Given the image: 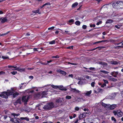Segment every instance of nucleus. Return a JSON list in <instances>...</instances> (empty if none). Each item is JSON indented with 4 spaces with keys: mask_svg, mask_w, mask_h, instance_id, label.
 Returning <instances> with one entry per match:
<instances>
[{
    "mask_svg": "<svg viewBox=\"0 0 123 123\" xmlns=\"http://www.w3.org/2000/svg\"><path fill=\"white\" fill-rule=\"evenodd\" d=\"M54 107V104L53 102H49L46 104L43 107V109L49 110L53 108Z\"/></svg>",
    "mask_w": 123,
    "mask_h": 123,
    "instance_id": "1",
    "label": "nucleus"
},
{
    "mask_svg": "<svg viewBox=\"0 0 123 123\" xmlns=\"http://www.w3.org/2000/svg\"><path fill=\"white\" fill-rule=\"evenodd\" d=\"M51 86L53 88L57 89H59L64 91H66L67 90V89L66 88H63V87L62 85L60 86L51 85Z\"/></svg>",
    "mask_w": 123,
    "mask_h": 123,
    "instance_id": "2",
    "label": "nucleus"
},
{
    "mask_svg": "<svg viewBox=\"0 0 123 123\" xmlns=\"http://www.w3.org/2000/svg\"><path fill=\"white\" fill-rule=\"evenodd\" d=\"M119 1H117L116 2L113 3L112 4V6L113 8L117 9H120V6L118 3Z\"/></svg>",
    "mask_w": 123,
    "mask_h": 123,
    "instance_id": "3",
    "label": "nucleus"
},
{
    "mask_svg": "<svg viewBox=\"0 0 123 123\" xmlns=\"http://www.w3.org/2000/svg\"><path fill=\"white\" fill-rule=\"evenodd\" d=\"M13 103L14 105H16L18 104H21V99L20 98H19L17 99L15 102H14Z\"/></svg>",
    "mask_w": 123,
    "mask_h": 123,
    "instance_id": "4",
    "label": "nucleus"
},
{
    "mask_svg": "<svg viewBox=\"0 0 123 123\" xmlns=\"http://www.w3.org/2000/svg\"><path fill=\"white\" fill-rule=\"evenodd\" d=\"M0 96L2 98H8V97L7 95L6 92H1L0 94Z\"/></svg>",
    "mask_w": 123,
    "mask_h": 123,
    "instance_id": "5",
    "label": "nucleus"
},
{
    "mask_svg": "<svg viewBox=\"0 0 123 123\" xmlns=\"http://www.w3.org/2000/svg\"><path fill=\"white\" fill-rule=\"evenodd\" d=\"M87 113L86 112H84L83 113L80 114L79 117V120H80L83 118L85 117L86 116V114Z\"/></svg>",
    "mask_w": 123,
    "mask_h": 123,
    "instance_id": "6",
    "label": "nucleus"
},
{
    "mask_svg": "<svg viewBox=\"0 0 123 123\" xmlns=\"http://www.w3.org/2000/svg\"><path fill=\"white\" fill-rule=\"evenodd\" d=\"M7 19L6 17H2L0 18V22L1 23H4L7 21Z\"/></svg>",
    "mask_w": 123,
    "mask_h": 123,
    "instance_id": "7",
    "label": "nucleus"
},
{
    "mask_svg": "<svg viewBox=\"0 0 123 123\" xmlns=\"http://www.w3.org/2000/svg\"><path fill=\"white\" fill-rule=\"evenodd\" d=\"M22 101L25 103V104H27L28 100L26 99V96H23L22 99Z\"/></svg>",
    "mask_w": 123,
    "mask_h": 123,
    "instance_id": "8",
    "label": "nucleus"
},
{
    "mask_svg": "<svg viewBox=\"0 0 123 123\" xmlns=\"http://www.w3.org/2000/svg\"><path fill=\"white\" fill-rule=\"evenodd\" d=\"M18 120H20L18 118H17L16 117H14V118H11L10 120L13 122L16 123L17 122V120H18Z\"/></svg>",
    "mask_w": 123,
    "mask_h": 123,
    "instance_id": "9",
    "label": "nucleus"
},
{
    "mask_svg": "<svg viewBox=\"0 0 123 123\" xmlns=\"http://www.w3.org/2000/svg\"><path fill=\"white\" fill-rule=\"evenodd\" d=\"M62 99L60 97H59L58 98H57L55 100V102L57 103H62Z\"/></svg>",
    "mask_w": 123,
    "mask_h": 123,
    "instance_id": "10",
    "label": "nucleus"
},
{
    "mask_svg": "<svg viewBox=\"0 0 123 123\" xmlns=\"http://www.w3.org/2000/svg\"><path fill=\"white\" fill-rule=\"evenodd\" d=\"M7 97L12 95L13 92L11 91L10 90H8L7 92H6Z\"/></svg>",
    "mask_w": 123,
    "mask_h": 123,
    "instance_id": "11",
    "label": "nucleus"
},
{
    "mask_svg": "<svg viewBox=\"0 0 123 123\" xmlns=\"http://www.w3.org/2000/svg\"><path fill=\"white\" fill-rule=\"evenodd\" d=\"M118 73V72L114 71L112 72L111 73V75L113 76L114 77H116Z\"/></svg>",
    "mask_w": 123,
    "mask_h": 123,
    "instance_id": "12",
    "label": "nucleus"
},
{
    "mask_svg": "<svg viewBox=\"0 0 123 123\" xmlns=\"http://www.w3.org/2000/svg\"><path fill=\"white\" fill-rule=\"evenodd\" d=\"M123 113L120 110H118L117 116L119 117H121L122 116Z\"/></svg>",
    "mask_w": 123,
    "mask_h": 123,
    "instance_id": "13",
    "label": "nucleus"
},
{
    "mask_svg": "<svg viewBox=\"0 0 123 123\" xmlns=\"http://www.w3.org/2000/svg\"><path fill=\"white\" fill-rule=\"evenodd\" d=\"M109 62L112 65H117L119 63L117 61H110Z\"/></svg>",
    "mask_w": 123,
    "mask_h": 123,
    "instance_id": "14",
    "label": "nucleus"
},
{
    "mask_svg": "<svg viewBox=\"0 0 123 123\" xmlns=\"http://www.w3.org/2000/svg\"><path fill=\"white\" fill-rule=\"evenodd\" d=\"M25 68H20L19 67H18V71L22 72L25 71Z\"/></svg>",
    "mask_w": 123,
    "mask_h": 123,
    "instance_id": "15",
    "label": "nucleus"
},
{
    "mask_svg": "<svg viewBox=\"0 0 123 123\" xmlns=\"http://www.w3.org/2000/svg\"><path fill=\"white\" fill-rule=\"evenodd\" d=\"M119 5H120V8H123V1H119Z\"/></svg>",
    "mask_w": 123,
    "mask_h": 123,
    "instance_id": "16",
    "label": "nucleus"
},
{
    "mask_svg": "<svg viewBox=\"0 0 123 123\" xmlns=\"http://www.w3.org/2000/svg\"><path fill=\"white\" fill-rule=\"evenodd\" d=\"M117 105H111L110 108L111 110H112L114 109L117 107Z\"/></svg>",
    "mask_w": 123,
    "mask_h": 123,
    "instance_id": "17",
    "label": "nucleus"
},
{
    "mask_svg": "<svg viewBox=\"0 0 123 123\" xmlns=\"http://www.w3.org/2000/svg\"><path fill=\"white\" fill-rule=\"evenodd\" d=\"M47 92L45 91H43L41 93L42 96V98L44 97L45 96L47 95Z\"/></svg>",
    "mask_w": 123,
    "mask_h": 123,
    "instance_id": "18",
    "label": "nucleus"
},
{
    "mask_svg": "<svg viewBox=\"0 0 123 123\" xmlns=\"http://www.w3.org/2000/svg\"><path fill=\"white\" fill-rule=\"evenodd\" d=\"M20 119L21 120H25L27 121H28L29 120V118L27 117H21Z\"/></svg>",
    "mask_w": 123,
    "mask_h": 123,
    "instance_id": "19",
    "label": "nucleus"
},
{
    "mask_svg": "<svg viewBox=\"0 0 123 123\" xmlns=\"http://www.w3.org/2000/svg\"><path fill=\"white\" fill-rule=\"evenodd\" d=\"M91 90H90L89 91H87L85 93V95L86 96H89L91 94Z\"/></svg>",
    "mask_w": 123,
    "mask_h": 123,
    "instance_id": "20",
    "label": "nucleus"
},
{
    "mask_svg": "<svg viewBox=\"0 0 123 123\" xmlns=\"http://www.w3.org/2000/svg\"><path fill=\"white\" fill-rule=\"evenodd\" d=\"M18 93L17 92H16L14 93H13L12 94L13 97L14 98H15L17 97L18 95Z\"/></svg>",
    "mask_w": 123,
    "mask_h": 123,
    "instance_id": "21",
    "label": "nucleus"
},
{
    "mask_svg": "<svg viewBox=\"0 0 123 123\" xmlns=\"http://www.w3.org/2000/svg\"><path fill=\"white\" fill-rule=\"evenodd\" d=\"M60 73L62 74L63 75H65L67 74V73L66 72L62 70H60Z\"/></svg>",
    "mask_w": 123,
    "mask_h": 123,
    "instance_id": "22",
    "label": "nucleus"
},
{
    "mask_svg": "<svg viewBox=\"0 0 123 123\" xmlns=\"http://www.w3.org/2000/svg\"><path fill=\"white\" fill-rule=\"evenodd\" d=\"M78 4L77 2H75L72 5V7H75L78 5Z\"/></svg>",
    "mask_w": 123,
    "mask_h": 123,
    "instance_id": "23",
    "label": "nucleus"
},
{
    "mask_svg": "<svg viewBox=\"0 0 123 123\" xmlns=\"http://www.w3.org/2000/svg\"><path fill=\"white\" fill-rule=\"evenodd\" d=\"M101 105L103 107H106V106H108V105L107 104H105L103 102L101 103Z\"/></svg>",
    "mask_w": 123,
    "mask_h": 123,
    "instance_id": "24",
    "label": "nucleus"
},
{
    "mask_svg": "<svg viewBox=\"0 0 123 123\" xmlns=\"http://www.w3.org/2000/svg\"><path fill=\"white\" fill-rule=\"evenodd\" d=\"M39 9H37V10L34 11L33 12V13H38L39 14H40V13L39 12Z\"/></svg>",
    "mask_w": 123,
    "mask_h": 123,
    "instance_id": "25",
    "label": "nucleus"
},
{
    "mask_svg": "<svg viewBox=\"0 0 123 123\" xmlns=\"http://www.w3.org/2000/svg\"><path fill=\"white\" fill-rule=\"evenodd\" d=\"M100 72H101L105 74H107L109 73V72L104 70H100Z\"/></svg>",
    "mask_w": 123,
    "mask_h": 123,
    "instance_id": "26",
    "label": "nucleus"
},
{
    "mask_svg": "<svg viewBox=\"0 0 123 123\" xmlns=\"http://www.w3.org/2000/svg\"><path fill=\"white\" fill-rule=\"evenodd\" d=\"M113 20L111 19H109L106 22V23L108 24V23H112V22H113Z\"/></svg>",
    "mask_w": 123,
    "mask_h": 123,
    "instance_id": "27",
    "label": "nucleus"
},
{
    "mask_svg": "<svg viewBox=\"0 0 123 123\" xmlns=\"http://www.w3.org/2000/svg\"><path fill=\"white\" fill-rule=\"evenodd\" d=\"M103 80L104 83H103V85H106V84H107L108 83V82L107 80L103 79Z\"/></svg>",
    "mask_w": 123,
    "mask_h": 123,
    "instance_id": "28",
    "label": "nucleus"
},
{
    "mask_svg": "<svg viewBox=\"0 0 123 123\" xmlns=\"http://www.w3.org/2000/svg\"><path fill=\"white\" fill-rule=\"evenodd\" d=\"M75 24L77 25H79L80 24V22L79 21H77L75 22Z\"/></svg>",
    "mask_w": 123,
    "mask_h": 123,
    "instance_id": "29",
    "label": "nucleus"
},
{
    "mask_svg": "<svg viewBox=\"0 0 123 123\" xmlns=\"http://www.w3.org/2000/svg\"><path fill=\"white\" fill-rule=\"evenodd\" d=\"M12 115H13V116L15 117V116H19L20 115V114L19 113L18 114H16L15 113H12Z\"/></svg>",
    "mask_w": 123,
    "mask_h": 123,
    "instance_id": "30",
    "label": "nucleus"
},
{
    "mask_svg": "<svg viewBox=\"0 0 123 123\" xmlns=\"http://www.w3.org/2000/svg\"><path fill=\"white\" fill-rule=\"evenodd\" d=\"M12 68H13L12 69H11L13 70H17L18 71V67H17V66L15 67L13 66V67Z\"/></svg>",
    "mask_w": 123,
    "mask_h": 123,
    "instance_id": "31",
    "label": "nucleus"
},
{
    "mask_svg": "<svg viewBox=\"0 0 123 123\" xmlns=\"http://www.w3.org/2000/svg\"><path fill=\"white\" fill-rule=\"evenodd\" d=\"M72 91H73V92H75L76 93H79L80 92V91L79 90L75 89H73Z\"/></svg>",
    "mask_w": 123,
    "mask_h": 123,
    "instance_id": "32",
    "label": "nucleus"
},
{
    "mask_svg": "<svg viewBox=\"0 0 123 123\" xmlns=\"http://www.w3.org/2000/svg\"><path fill=\"white\" fill-rule=\"evenodd\" d=\"M74 20L73 19H71L70 20H69L68 21V22L69 23H73L74 22ZM70 25H71L70 24L68 23Z\"/></svg>",
    "mask_w": 123,
    "mask_h": 123,
    "instance_id": "33",
    "label": "nucleus"
},
{
    "mask_svg": "<svg viewBox=\"0 0 123 123\" xmlns=\"http://www.w3.org/2000/svg\"><path fill=\"white\" fill-rule=\"evenodd\" d=\"M9 32V31H8L6 33H4V34H0V36H4V35H7L8 33Z\"/></svg>",
    "mask_w": 123,
    "mask_h": 123,
    "instance_id": "34",
    "label": "nucleus"
},
{
    "mask_svg": "<svg viewBox=\"0 0 123 123\" xmlns=\"http://www.w3.org/2000/svg\"><path fill=\"white\" fill-rule=\"evenodd\" d=\"M66 98L68 99H69L71 98V97L70 96L67 95L66 97Z\"/></svg>",
    "mask_w": 123,
    "mask_h": 123,
    "instance_id": "35",
    "label": "nucleus"
},
{
    "mask_svg": "<svg viewBox=\"0 0 123 123\" xmlns=\"http://www.w3.org/2000/svg\"><path fill=\"white\" fill-rule=\"evenodd\" d=\"M55 40H53L49 42V43L50 44H54L55 43Z\"/></svg>",
    "mask_w": 123,
    "mask_h": 123,
    "instance_id": "36",
    "label": "nucleus"
},
{
    "mask_svg": "<svg viewBox=\"0 0 123 123\" xmlns=\"http://www.w3.org/2000/svg\"><path fill=\"white\" fill-rule=\"evenodd\" d=\"M17 72L15 71H13L11 72V73L13 75H15L16 74H17Z\"/></svg>",
    "mask_w": 123,
    "mask_h": 123,
    "instance_id": "37",
    "label": "nucleus"
},
{
    "mask_svg": "<svg viewBox=\"0 0 123 123\" xmlns=\"http://www.w3.org/2000/svg\"><path fill=\"white\" fill-rule=\"evenodd\" d=\"M117 113H118V111H113V113H114V115L115 116H116L117 115Z\"/></svg>",
    "mask_w": 123,
    "mask_h": 123,
    "instance_id": "38",
    "label": "nucleus"
},
{
    "mask_svg": "<svg viewBox=\"0 0 123 123\" xmlns=\"http://www.w3.org/2000/svg\"><path fill=\"white\" fill-rule=\"evenodd\" d=\"M83 82L82 81V80H80L78 83V84H83Z\"/></svg>",
    "mask_w": 123,
    "mask_h": 123,
    "instance_id": "39",
    "label": "nucleus"
},
{
    "mask_svg": "<svg viewBox=\"0 0 123 123\" xmlns=\"http://www.w3.org/2000/svg\"><path fill=\"white\" fill-rule=\"evenodd\" d=\"M111 120L114 121L115 122H116V119L113 117H111Z\"/></svg>",
    "mask_w": 123,
    "mask_h": 123,
    "instance_id": "40",
    "label": "nucleus"
},
{
    "mask_svg": "<svg viewBox=\"0 0 123 123\" xmlns=\"http://www.w3.org/2000/svg\"><path fill=\"white\" fill-rule=\"evenodd\" d=\"M59 57V56H58V55H57L56 56H52V58H58Z\"/></svg>",
    "mask_w": 123,
    "mask_h": 123,
    "instance_id": "41",
    "label": "nucleus"
},
{
    "mask_svg": "<svg viewBox=\"0 0 123 123\" xmlns=\"http://www.w3.org/2000/svg\"><path fill=\"white\" fill-rule=\"evenodd\" d=\"M115 27L119 29L120 28V26L119 25H115Z\"/></svg>",
    "mask_w": 123,
    "mask_h": 123,
    "instance_id": "42",
    "label": "nucleus"
},
{
    "mask_svg": "<svg viewBox=\"0 0 123 123\" xmlns=\"http://www.w3.org/2000/svg\"><path fill=\"white\" fill-rule=\"evenodd\" d=\"M103 63V64L102 65L104 66H107L108 65L107 64L106 62H104Z\"/></svg>",
    "mask_w": 123,
    "mask_h": 123,
    "instance_id": "43",
    "label": "nucleus"
},
{
    "mask_svg": "<svg viewBox=\"0 0 123 123\" xmlns=\"http://www.w3.org/2000/svg\"><path fill=\"white\" fill-rule=\"evenodd\" d=\"M74 109L76 111H78L79 109V108L78 107H75Z\"/></svg>",
    "mask_w": 123,
    "mask_h": 123,
    "instance_id": "44",
    "label": "nucleus"
},
{
    "mask_svg": "<svg viewBox=\"0 0 123 123\" xmlns=\"http://www.w3.org/2000/svg\"><path fill=\"white\" fill-rule=\"evenodd\" d=\"M111 80L112 81H116L117 80L114 78H112V79H111Z\"/></svg>",
    "mask_w": 123,
    "mask_h": 123,
    "instance_id": "45",
    "label": "nucleus"
},
{
    "mask_svg": "<svg viewBox=\"0 0 123 123\" xmlns=\"http://www.w3.org/2000/svg\"><path fill=\"white\" fill-rule=\"evenodd\" d=\"M122 47V46H116L114 48L116 49H118L120 48V47Z\"/></svg>",
    "mask_w": 123,
    "mask_h": 123,
    "instance_id": "46",
    "label": "nucleus"
},
{
    "mask_svg": "<svg viewBox=\"0 0 123 123\" xmlns=\"http://www.w3.org/2000/svg\"><path fill=\"white\" fill-rule=\"evenodd\" d=\"M2 58L3 59H6L9 58V57H6L2 56Z\"/></svg>",
    "mask_w": 123,
    "mask_h": 123,
    "instance_id": "47",
    "label": "nucleus"
},
{
    "mask_svg": "<svg viewBox=\"0 0 123 123\" xmlns=\"http://www.w3.org/2000/svg\"><path fill=\"white\" fill-rule=\"evenodd\" d=\"M86 26L85 25H83L82 26V28L83 29H85L86 28Z\"/></svg>",
    "mask_w": 123,
    "mask_h": 123,
    "instance_id": "48",
    "label": "nucleus"
},
{
    "mask_svg": "<svg viewBox=\"0 0 123 123\" xmlns=\"http://www.w3.org/2000/svg\"><path fill=\"white\" fill-rule=\"evenodd\" d=\"M102 21H99V22H97L96 23V25H99L100 24L102 23Z\"/></svg>",
    "mask_w": 123,
    "mask_h": 123,
    "instance_id": "49",
    "label": "nucleus"
},
{
    "mask_svg": "<svg viewBox=\"0 0 123 123\" xmlns=\"http://www.w3.org/2000/svg\"><path fill=\"white\" fill-rule=\"evenodd\" d=\"M5 74V72L3 71L0 72V75H1L2 74Z\"/></svg>",
    "mask_w": 123,
    "mask_h": 123,
    "instance_id": "50",
    "label": "nucleus"
},
{
    "mask_svg": "<svg viewBox=\"0 0 123 123\" xmlns=\"http://www.w3.org/2000/svg\"><path fill=\"white\" fill-rule=\"evenodd\" d=\"M73 46H70L67 47V48L68 49H73Z\"/></svg>",
    "mask_w": 123,
    "mask_h": 123,
    "instance_id": "51",
    "label": "nucleus"
},
{
    "mask_svg": "<svg viewBox=\"0 0 123 123\" xmlns=\"http://www.w3.org/2000/svg\"><path fill=\"white\" fill-rule=\"evenodd\" d=\"M90 26L91 27H94L95 26V24H91L90 25Z\"/></svg>",
    "mask_w": 123,
    "mask_h": 123,
    "instance_id": "52",
    "label": "nucleus"
},
{
    "mask_svg": "<svg viewBox=\"0 0 123 123\" xmlns=\"http://www.w3.org/2000/svg\"><path fill=\"white\" fill-rule=\"evenodd\" d=\"M78 80H83V79L81 77H78Z\"/></svg>",
    "mask_w": 123,
    "mask_h": 123,
    "instance_id": "53",
    "label": "nucleus"
},
{
    "mask_svg": "<svg viewBox=\"0 0 123 123\" xmlns=\"http://www.w3.org/2000/svg\"><path fill=\"white\" fill-rule=\"evenodd\" d=\"M54 27L53 26L52 27L49 28H48V30H52V29H54Z\"/></svg>",
    "mask_w": 123,
    "mask_h": 123,
    "instance_id": "54",
    "label": "nucleus"
},
{
    "mask_svg": "<svg viewBox=\"0 0 123 123\" xmlns=\"http://www.w3.org/2000/svg\"><path fill=\"white\" fill-rule=\"evenodd\" d=\"M18 120H18H17V122L16 123H26L25 122H21L19 121Z\"/></svg>",
    "mask_w": 123,
    "mask_h": 123,
    "instance_id": "55",
    "label": "nucleus"
},
{
    "mask_svg": "<svg viewBox=\"0 0 123 123\" xmlns=\"http://www.w3.org/2000/svg\"><path fill=\"white\" fill-rule=\"evenodd\" d=\"M85 77L86 79H89V78H90V77H89V76H88V75H87L85 76Z\"/></svg>",
    "mask_w": 123,
    "mask_h": 123,
    "instance_id": "56",
    "label": "nucleus"
},
{
    "mask_svg": "<svg viewBox=\"0 0 123 123\" xmlns=\"http://www.w3.org/2000/svg\"><path fill=\"white\" fill-rule=\"evenodd\" d=\"M109 41H108L107 40H102L101 41V42H107Z\"/></svg>",
    "mask_w": 123,
    "mask_h": 123,
    "instance_id": "57",
    "label": "nucleus"
},
{
    "mask_svg": "<svg viewBox=\"0 0 123 123\" xmlns=\"http://www.w3.org/2000/svg\"><path fill=\"white\" fill-rule=\"evenodd\" d=\"M68 64H71L72 65H75L76 64H75L73 63H71L70 62H68Z\"/></svg>",
    "mask_w": 123,
    "mask_h": 123,
    "instance_id": "58",
    "label": "nucleus"
},
{
    "mask_svg": "<svg viewBox=\"0 0 123 123\" xmlns=\"http://www.w3.org/2000/svg\"><path fill=\"white\" fill-rule=\"evenodd\" d=\"M50 5V4L49 3H46L44 5L45 6H46V5Z\"/></svg>",
    "mask_w": 123,
    "mask_h": 123,
    "instance_id": "59",
    "label": "nucleus"
},
{
    "mask_svg": "<svg viewBox=\"0 0 123 123\" xmlns=\"http://www.w3.org/2000/svg\"><path fill=\"white\" fill-rule=\"evenodd\" d=\"M94 69H95V68H92V67H91V68H89V69L90 70H93Z\"/></svg>",
    "mask_w": 123,
    "mask_h": 123,
    "instance_id": "60",
    "label": "nucleus"
},
{
    "mask_svg": "<svg viewBox=\"0 0 123 123\" xmlns=\"http://www.w3.org/2000/svg\"><path fill=\"white\" fill-rule=\"evenodd\" d=\"M29 78L30 79H32L33 78V76H30L29 77Z\"/></svg>",
    "mask_w": 123,
    "mask_h": 123,
    "instance_id": "61",
    "label": "nucleus"
},
{
    "mask_svg": "<svg viewBox=\"0 0 123 123\" xmlns=\"http://www.w3.org/2000/svg\"><path fill=\"white\" fill-rule=\"evenodd\" d=\"M33 50L34 51H38V50L37 49L34 48L33 49Z\"/></svg>",
    "mask_w": 123,
    "mask_h": 123,
    "instance_id": "62",
    "label": "nucleus"
},
{
    "mask_svg": "<svg viewBox=\"0 0 123 123\" xmlns=\"http://www.w3.org/2000/svg\"><path fill=\"white\" fill-rule=\"evenodd\" d=\"M7 117V115L5 116H4V119L5 120L6 119Z\"/></svg>",
    "mask_w": 123,
    "mask_h": 123,
    "instance_id": "63",
    "label": "nucleus"
},
{
    "mask_svg": "<svg viewBox=\"0 0 123 123\" xmlns=\"http://www.w3.org/2000/svg\"><path fill=\"white\" fill-rule=\"evenodd\" d=\"M78 121H79V120L78 119H77L76 120V121L74 122V123H77V122H78Z\"/></svg>",
    "mask_w": 123,
    "mask_h": 123,
    "instance_id": "64",
    "label": "nucleus"
}]
</instances>
